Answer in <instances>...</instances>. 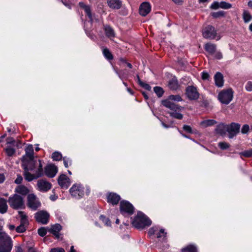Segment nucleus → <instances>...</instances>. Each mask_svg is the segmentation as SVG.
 I'll return each instance as SVG.
<instances>
[{
    "mask_svg": "<svg viewBox=\"0 0 252 252\" xmlns=\"http://www.w3.org/2000/svg\"><path fill=\"white\" fill-rule=\"evenodd\" d=\"M22 166L24 169V177L28 181H32L44 174L43 165L40 159L26 161L24 158Z\"/></svg>",
    "mask_w": 252,
    "mask_h": 252,
    "instance_id": "obj_1",
    "label": "nucleus"
},
{
    "mask_svg": "<svg viewBox=\"0 0 252 252\" xmlns=\"http://www.w3.org/2000/svg\"><path fill=\"white\" fill-rule=\"evenodd\" d=\"M90 192L88 187H84L80 184H75L69 189V192L72 197L79 199L85 194L88 195Z\"/></svg>",
    "mask_w": 252,
    "mask_h": 252,
    "instance_id": "obj_2",
    "label": "nucleus"
},
{
    "mask_svg": "<svg viewBox=\"0 0 252 252\" xmlns=\"http://www.w3.org/2000/svg\"><path fill=\"white\" fill-rule=\"evenodd\" d=\"M151 223V220L146 215L141 213H138L132 221V225L139 229H143L146 227H148Z\"/></svg>",
    "mask_w": 252,
    "mask_h": 252,
    "instance_id": "obj_3",
    "label": "nucleus"
},
{
    "mask_svg": "<svg viewBox=\"0 0 252 252\" xmlns=\"http://www.w3.org/2000/svg\"><path fill=\"white\" fill-rule=\"evenodd\" d=\"M162 104L163 106L171 110L168 112L170 116L177 119L181 120L183 118V115L180 113V111L183 108L177 105L173 102H170L169 100H163Z\"/></svg>",
    "mask_w": 252,
    "mask_h": 252,
    "instance_id": "obj_4",
    "label": "nucleus"
},
{
    "mask_svg": "<svg viewBox=\"0 0 252 252\" xmlns=\"http://www.w3.org/2000/svg\"><path fill=\"white\" fill-rule=\"evenodd\" d=\"M12 248L11 238L5 233L0 232V252H10Z\"/></svg>",
    "mask_w": 252,
    "mask_h": 252,
    "instance_id": "obj_5",
    "label": "nucleus"
},
{
    "mask_svg": "<svg viewBox=\"0 0 252 252\" xmlns=\"http://www.w3.org/2000/svg\"><path fill=\"white\" fill-rule=\"evenodd\" d=\"M233 92L232 89H228L221 91L218 94V99L223 104H228L232 100Z\"/></svg>",
    "mask_w": 252,
    "mask_h": 252,
    "instance_id": "obj_6",
    "label": "nucleus"
},
{
    "mask_svg": "<svg viewBox=\"0 0 252 252\" xmlns=\"http://www.w3.org/2000/svg\"><path fill=\"white\" fill-rule=\"evenodd\" d=\"M8 202L10 206L15 209L22 208L24 205L23 198L17 194L10 197Z\"/></svg>",
    "mask_w": 252,
    "mask_h": 252,
    "instance_id": "obj_7",
    "label": "nucleus"
},
{
    "mask_svg": "<svg viewBox=\"0 0 252 252\" xmlns=\"http://www.w3.org/2000/svg\"><path fill=\"white\" fill-rule=\"evenodd\" d=\"M202 35L205 38H216L217 40H219L220 39V36L217 34L215 28L210 25L207 26L204 29Z\"/></svg>",
    "mask_w": 252,
    "mask_h": 252,
    "instance_id": "obj_8",
    "label": "nucleus"
},
{
    "mask_svg": "<svg viewBox=\"0 0 252 252\" xmlns=\"http://www.w3.org/2000/svg\"><path fill=\"white\" fill-rule=\"evenodd\" d=\"M40 202L36 196L33 194H30L28 196V206L31 209L35 210L40 206Z\"/></svg>",
    "mask_w": 252,
    "mask_h": 252,
    "instance_id": "obj_9",
    "label": "nucleus"
},
{
    "mask_svg": "<svg viewBox=\"0 0 252 252\" xmlns=\"http://www.w3.org/2000/svg\"><path fill=\"white\" fill-rule=\"evenodd\" d=\"M120 212L125 215L127 214L131 215L133 213V207L128 202L126 201H122L120 203Z\"/></svg>",
    "mask_w": 252,
    "mask_h": 252,
    "instance_id": "obj_10",
    "label": "nucleus"
},
{
    "mask_svg": "<svg viewBox=\"0 0 252 252\" xmlns=\"http://www.w3.org/2000/svg\"><path fill=\"white\" fill-rule=\"evenodd\" d=\"M35 218L37 222L45 224L49 221V214L46 211H40L35 214Z\"/></svg>",
    "mask_w": 252,
    "mask_h": 252,
    "instance_id": "obj_11",
    "label": "nucleus"
},
{
    "mask_svg": "<svg viewBox=\"0 0 252 252\" xmlns=\"http://www.w3.org/2000/svg\"><path fill=\"white\" fill-rule=\"evenodd\" d=\"M240 125L238 123H232L227 125V132L229 138H232L235 136L240 131Z\"/></svg>",
    "mask_w": 252,
    "mask_h": 252,
    "instance_id": "obj_12",
    "label": "nucleus"
},
{
    "mask_svg": "<svg viewBox=\"0 0 252 252\" xmlns=\"http://www.w3.org/2000/svg\"><path fill=\"white\" fill-rule=\"evenodd\" d=\"M186 94L188 98L190 100H196L199 96L196 88L192 86H188L186 88Z\"/></svg>",
    "mask_w": 252,
    "mask_h": 252,
    "instance_id": "obj_13",
    "label": "nucleus"
},
{
    "mask_svg": "<svg viewBox=\"0 0 252 252\" xmlns=\"http://www.w3.org/2000/svg\"><path fill=\"white\" fill-rule=\"evenodd\" d=\"M26 155L23 157L22 164L24 160V158L26 161H30L32 160H35L33 155V148L32 145H28L25 149Z\"/></svg>",
    "mask_w": 252,
    "mask_h": 252,
    "instance_id": "obj_14",
    "label": "nucleus"
},
{
    "mask_svg": "<svg viewBox=\"0 0 252 252\" xmlns=\"http://www.w3.org/2000/svg\"><path fill=\"white\" fill-rule=\"evenodd\" d=\"M58 183L63 188L67 189L70 185V179L65 175L62 174L58 178Z\"/></svg>",
    "mask_w": 252,
    "mask_h": 252,
    "instance_id": "obj_15",
    "label": "nucleus"
},
{
    "mask_svg": "<svg viewBox=\"0 0 252 252\" xmlns=\"http://www.w3.org/2000/svg\"><path fill=\"white\" fill-rule=\"evenodd\" d=\"M58 171L57 167L54 164H49L45 169V174L49 177H54Z\"/></svg>",
    "mask_w": 252,
    "mask_h": 252,
    "instance_id": "obj_16",
    "label": "nucleus"
},
{
    "mask_svg": "<svg viewBox=\"0 0 252 252\" xmlns=\"http://www.w3.org/2000/svg\"><path fill=\"white\" fill-rule=\"evenodd\" d=\"M151 11V6L149 2H144L140 6L139 12L142 16H146Z\"/></svg>",
    "mask_w": 252,
    "mask_h": 252,
    "instance_id": "obj_17",
    "label": "nucleus"
},
{
    "mask_svg": "<svg viewBox=\"0 0 252 252\" xmlns=\"http://www.w3.org/2000/svg\"><path fill=\"white\" fill-rule=\"evenodd\" d=\"M37 186L38 189L40 191H47L51 188V184L43 180H41L38 181Z\"/></svg>",
    "mask_w": 252,
    "mask_h": 252,
    "instance_id": "obj_18",
    "label": "nucleus"
},
{
    "mask_svg": "<svg viewBox=\"0 0 252 252\" xmlns=\"http://www.w3.org/2000/svg\"><path fill=\"white\" fill-rule=\"evenodd\" d=\"M120 196L115 193H110L107 196L108 202L113 205L117 204L120 200Z\"/></svg>",
    "mask_w": 252,
    "mask_h": 252,
    "instance_id": "obj_19",
    "label": "nucleus"
},
{
    "mask_svg": "<svg viewBox=\"0 0 252 252\" xmlns=\"http://www.w3.org/2000/svg\"><path fill=\"white\" fill-rule=\"evenodd\" d=\"M61 229V225L60 224L57 223L51 226V228L49 230V231L54 234L57 238L59 239L60 236L59 232Z\"/></svg>",
    "mask_w": 252,
    "mask_h": 252,
    "instance_id": "obj_20",
    "label": "nucleus"
},
{
    "mask_svg": "<svg viewBox=\"0 0 252 252\" xmlns=\"http://www.w3.org/2000/svg\"><path fill=\"white\" fill-rule=\"evenodd\" d=\"M215 85L218 87H222L223 85V75L220 72H217L214 76Z\"/></svg>",
    "mask_w": 252,
    "mask_h": 252,
    "instance_id": "obj_21",
    "label": "nucleus"
},
{
    "mask_svg": "<svg viewBox=\"0 0 252 252\" xmlns=\"http://www.w3.org/2000/svg\"><path fill=\"white\" fill-rule=\"evenodd\" d=\"M108 6L112 9H118L121 7L122 2L120 0H107Z\"/></svg>",
    "mask_w": 252,
    "mask_h": 252,
    "instance_id": "obj_22",
    "label": "nucleus"
},
{
    "mask_svg": "<svg viewBox=\"0 0 252 252\" xmlns=\"http://www.w3.org/2000/svg\"><path fill=\"white\" fill-rule=\"evenodd\" d=\"M204 49L209 54L213 55L216 52L217 46L215 44L207 43L205 44Z\"/></svg>",
    "mask_w": 252,
    "mask_h": 252,
    "instance_id": "obj_23",
    "label": "nucleus"
},
{
    "mask_svg": "<svg viewBox=\"0 0 252 252\" xmlns=\"http://www.w3.org/2000/svg\"><path fill=\"white\" fill-rule=\"evenodd\" d=\"M216 131L220 135L225 134L226 132H227V125L223 124L219 125L216 128Z\"/></svg>",
    "mask_w": 252,
    "mask_h": 252,
    "instance_id": "obj_24",
    "label": "nucleus"
},
{
    "mask_svg": "<svg viewBox=\"0 0 252 252\" xmlns=\"http://www.w3.org/2000/svg\"><path fill=\"white\" fill-rule=\"evenodd\" d=\"M168 85L169 88L173 90H177L179 87L177 79L175 77L172 78L169 81Z\"/></svg>",
    "mask_w": 252,
    "mask_h": 252,
    "instance_id": "obj_25",
    "label": "nucleus"
},
{
    "mask_svg": "<svg viewBox=\"0 0 252 252\" xmlns=\"http://www.w3.org/2000/svg\"><path fill=\"white\" fill-rule=\"evenodd\" d=\"M80 7L82 8L85 11L86 14L89 17V19L92 21V15L90 6L85 4L83 2H80L79 3Z\"/></svg>",
    "mask_w": 252,
    "mask_h": 252,
    "instance_id": "obj_26",
    "label": "nucleus"
},
{
    "mask_svg": "<svg viewBox=\"0 0 252 252\" xmlns=\"http://www.w3.org/2000/svg\"><path fill=\"white\" fill-rule=\"evenodd\" d=\"M15 192L23 195H25L29 192V190L25 186L20 185L15 189Z\"/></svg>",
    "mask_w": 252,
    "mask_h": 252,
    "instance_id": "obj_27",
    "label": "nucleus"
},
{
    "mask_svg": "<svg viewBox=\"0 0 252 252\" xmlns=\"http://www.w3.org/2000/svg\"><path fill=\"white\" fill-rule=\"evenodd\" d=\"M197 247L195 245L190 244L182 249V252H197Z\"/></svg>",
    "mask_w": 252,
    "mask_h": 252,
    "instance_id": "obj_28",
    "label": "nucleus"
},
{
    "mask_svg": "<svg viewBox=\"0 0 252 252\" xmlns=\"http://www.w3.org/2000/svg\"><path fill=\"white\" fill-rule=\"evenodd\" d=\"M7 209L6 201L3 198H0V212L4 213Z\"/></svg>",
    "mask_w": 252,
    "mask_h": 252,
    "instance_id": "obj_29",
    "label": "nucleus"
},
{
    "mask_svg": "<svg viewBox=\"0 0 252 252\" xmlns=\"http://www.w3.org/2000/svg\"><path fill=\"white\" fill-rule=\"evenodd\" d=\"M29 223H20V224L16 228V231L18 233H23L26 230V227Z\"/></svg>",
    "mask_w": 252,
    "mask_h": 252,
    "instance_id": "obj_30",
    "label": "nucleus"
},
{
    "mask_svg": "<svg viewBox=\"0 0 252 252\" xmlns=\"http://www.w3.org/2000/svg\"><path fill=\"white\" fill-rule=\"evenodd\" d=\"M18 214L20 218V223H29L27 216L24 212L19 211Z\"/></svg>",
    "mask_w": 252,
    "mask_h": 252,
    "instance_id": "obj_31",
    "label": "nucleus"
},
{
    "mask_svg": "<svg viewBox=\"0 0 252 252\" xmlns=\"http://www.w3.org/2000/svg\"><path fill=\"white\" fill-rule=\"evenodd\" d=\"M182 98L181 96L178 94L177 95H171L169 96L167 99H166L165 100H169L170 102H172V101H182Z\"/></svg>",
    "mask_w": 252,
    "mask_h": 252,
    "instance_id": "obj_32",
    "label": "nucleus"
},
{
    "mask_svg": "<svg viewBox=\"0 0 252 252\" xmlns=\"http://www.w3.org/2000/svg\"><path fill=\"white\" fill-rule=\"evenodd\" d=\"M106 35L109 37L114 36V32L110 26H106L105 28Z\"/></svg>",
    "mask_w": 252,
    "mask_h": 252,
    "instance_id": "obj_33",
    "label": "nucleus"
},
{
    "mask_svg": "<svg viewBox=\"0 0 252 252\" xmlns=\"http://www.w3.org/2000/svg\"><path fill=\"white\" fill-rule=\"evenodd\" d=\"M103 54L105 57L109 60H112L113 58V56L110 51L107 48H104L103 50Z\"/></svg>",
    "mask_w": 252,
    "mask_h": 252,
    "instance_id": "obj_34",
    "label": "nucleus"
},
{
    "mask_svg": "<svg viewBox=\"0 0 252 252\" xmlns=\"http://www.w3.org/2000/svg\"><path fill=\"white\" fill-rule=\"evenodd\" d=\"M201 125L205 127L213 126L216 124V122L214 120H207L201 122Z\"/></svg>",
    "mask_w": 252,
    "mask_h": 252,
    "instance_id": "obj_35",
    "label": "nucleus"
},
{
    "mask_svg": "<svg viewBox=\"0 0 252 252\" xmlns=\"http://www.w3.org/2000/svg\"><path fill=\"white\" fill-rule=\"evenodd\" d=\"M243 19L246 23L250 22L252 20V16L247 11H244L243 14Z\"/></svg>",
    "mask_w": 252,
    "mask_h": 252,
    "instance_id": "obj_36",
    "label": "nucleus"
},
{
    "mask_svg": "<svg viewBox=\"0 0 252 252\" xmlns=\"http://www.w3.org/2000/svg\"><path fill=\"white\" fill-rule=\"evenodd\" d=\"M154 91L158 97H161L164 93L163 89L160 87H154Z\"/></svg>",
    "mask_w": 252,
    "mask_h": 252,
    "instance_id": "obj_37",
    "label": "nucleus"
},
{
    "mask_svg": "<svg viewBox=\"0 0 252 252\" xmlns=\"http://www.w3.org/2000/svg\"><path fill=\"white\" fill-rule=\"evenodd\" d=\"M52 158L54 160L59 161L62 159V155L58 152H55L52 154Z\"/></svg>",
    "mask_w": 252,
    "mask_h": 252,
    "instance_id": "obj_38",
    "label": "nucleus"
},
{
    "mask_svg": "<svg viewBox=\"0 0 252 252\" xmlns=\"http://www.w3.org/2000/svg\"><path fill=\"white\" fill-rule=\"evenodd\" d=\"M137 79H138V81L139 82V84L141 87H142L143 88H144V89H145L147 90H148V91L151 90V87L149 84L144 83V82L141 81L140 80V79H139V77L138 76H137Z\"/></svg>",
    "mask_w": 252,
    "mask_h": 252,
    "instance_id": "obj_39",
    "label": "nucleus"
},
{
    "mask_svg": "<svg viewBox=\"0 0 252 252\" xmlns=\"http://www.w3.org/2000/svg\"><path fill=\"white\" fill-rule=\"evenodd\" d=\"M241 156H244L247 158H250L252 157V149L245 151L240 153Z\"/></svg>",
    "mask_w": 252,
    "mask_h": 252,
    "instance_id": "obj_40",
    "label": "nucleus"
},
{
    "mask_svg": "<svg viewBox=\"0 0 252 252\" xmlns=\"http://www.w3.org/2000/svg\"><path fill=\"white\" fill-rule=\"evenodd\" d=\"M232 7L231 4L226 2L225 1H221L220 2V8L227 9Z\"/></svg>",
    "mask_w": 252,
    "mask_h": 252,
    "instance_id": "obj_41",
    "label": "nucleus"
},
{
    "mask_svg": "<svg viewBox=\"0 0 252 252\" xmlns=\"http://www.w3.org/2000/svg\"><path fill=\"white\" fill-rule=\"evenodd\" d=\"M224 12L223 11H220L216 12H213L211 13V15L215 18L223 17L224 16Z\"/></svg>",
    "mask_w": 252,
    "mask_h": 252,
    "instance_id": "obj_42",
    "label": "nucleus"
},
{
    "mask_svg": "<svg viewBox=\"0 0 252 252\" xmlns=\"http://www.w3.org/2000/svg\"><path fill=\"white\" fill-rule=\"evenodd\" d=\"M218 145L219 147L222 150H225L230 147L229 144L224 142L219 143Z\"/></svg>",
    "mask_w": 252,
    "mask_h": 252,
    "instance_id": "obj_43",
    "label": "nucleus"
},
{
    "mask_svg": "<svg viewBox=\"0 0 252 252\" xmlns=\"http://www.w3.org/2000/svg\"><path fill=\"white\" fill-rule=\"evenodd\" d=\"M100 219L103 222L105 223L107 226H110L111 225L110 220L108 218H107L103 215H101L100 216Z\"/></svg>",
    "mask_w": 252,
    "mask_h": 252,
    "instance_id": "obj_44",
    "label": "nucleus"
},
{
    "mask_svg": "<svg viewBox=\"0 0 252 252\" xmlns=\"http://www.w3.org/2000/svg\"><path fill=\"white\" fill-rule=\"evenodd\" d=\"M63 164L66 168H68L71 165V160L69 158L64 157L63 158Z\"/></svg>",
    "mask_w": 252,
    "mask_h": 252,
    "instance_id": "obj_45",
    "label": "nucleus"
},
{
    "mask_svg": "<svg viewBox=\"0 0 252 252\" xmlns=\"http://www.w3.org/2000/svg\"><path fill=\"white\" fill-rule=\"evenodd\" d=\"M46 233V229L44 227H41L38 229V234L41 237L44 236Z\"/></svg>",
    "mask_w": 252,
    "mask_h": 252,
    "instance_id": "obj_46",
    "label": "nucleus"
},
{
    "mask_svg": "<svg viewBox=\"0 0 252 252\" xmlns=\"http://www.w3.org/2000/svg\"><path fill=\"white\" fill-rule=\"evenodd\" d=\"M6 153L8 156H12L15 152V150L12 148H8L5 150Z\"/></svg>",
    "mask_w": 252,
    "mask_h": 252,
    "instance_id": "obj_47",
    "label": "nucleus"
},
{
    "mask_svg": "<svg viewBox=\"0 0 252 252\" xmlns=\"http://www.w3.org/2000/svg\"><path fill=\"white\" fill-rule=\"evenodd\" d=\"M250 130V127L248 125H244L241 129V132L243 134H247Z\"/></svg>",
    "mask_w": 252,
    "mask_h": 252,
    "instance_id": "obj_48",
    "label": "nucleus"
},
{
    "mask_svg": "<svg viewBox=\"0 0 252 252\" xmlns=\"http://www.w3.org/2000/svg\"><path fill=\"white\" fill-rule=\"evenodd\" d=\"M166 233L163 229H161L159 232L157 234V237L158 238H161L162 237H166Z\"/></svg>",
    "mask_w": 252,
    "mask_h": 252,
    "instance_id": "obj_49",
    "label": "nucleus"
},
{
    "mask_svg": "<svg viewBox=\"0 0 252 252\" xmlns=\"http://www.w3.org/2000/svg\"><path fill=\"white\" fill-rule=\"evenodd\" d=\"M220 7V3L217 1H214L210 6L212 9H217Z\"/></svg>",
    "mask_w": 252,
    "mask_h": 252,
    "instance_id": "obj_50",
    "label": "nucleus"
},
{
    "mask_svg": "<svg viewBox=\"0 0 252 252\" xmlns=\"http://www.w3.org/2000/svg\"><path fill=\"white\" fill-rule=\"evenodd\" d=\"M183 129L185 130L186 131L191 133H192L191 127L189 126L188 125H184L183 126Z\"/></svg>",
    "mask_w": 252,
    "mask_h": 252,
    "instance_id": "obj_51",
    "label": "nucleus"
},
{
    "mask_svg": "<svg viewBox=\"0 0 252 252\" xmlns=\"http://www.w3.org/2000/svg\"><path fill=\"white\" fill-rule=\"evenodd\" d=\"M246 89L249 92L252 91V82H248L246 85Z\"/></svg>",
    "mask_w": 252,
    "mask_h": 252,
    "instance_id": "obj_52",
    "label": "nucleus"
},
{
    "mask_svg": "<svg viewBox=\"0 0 252 252\" xmlns=\"http://www.w3.org/2000/svg\"><path fill=\"white\" fill-rule=\"evenodd\" d=\"M50 252H65V251L62 248H57L51 249Z\"/></svg>",
    "mask_w": 252,
    "mask_h": 252,
    "instance_id": "obj_53",
    "label": "nucleus"
},
{
    "mask_svg": "<svg viewBox=\"0 0 252 252\" xmlns=\"http://www.w3.org/2000/svg\"><path fill=\"white\" fill-rule=\"evenodd\" d=\"M23 180L22 177L20 175H17V178L15 180V183L17 184H20L21 183Z\"/></svg>",
    "mask_w": 252,
    "mask_h": 252,
    "instance_id": "obj_54",
    "label": "nucleus"
},
{
    "mask_svg": "<svg viewBox=\"0 0 252 252\" xmlns=\"http://www.w3.org/2000/svg\"><path fill=\"white\" fill-rule=\"evenodd\" d=\"M209 77V75L207 72H203L202 73V79L203 80H207Z\"/></svg>",
    "mask_w": 252,
    "mask_h": 252,
    "instance_id": "obj_55",
    "label": "nucleus"
},
{
    "mask_svg": "<svg viewBox=\"0 0 252 252\" xmlns=\"http://www.w3.org/2000/svg\"><path fill=\"white\" fill-rule=\"evenodd\" d=\"M215 57L217 59H221L222 58V55L220 51L215 52Z\"/></svg>",
    "mask_w": 252,
    "mask_h": 252,
    "instance_id": "obj_56",
    "label": "nucleus"
},
{
    "mask_svg": "<svg viewBox=\"0 0 252 252\" xmlns=\"http://www.w3.org/2000/svg\"><path fill=\"white\" fill-rule=\"evenodd\" d=\"M16 252H23L22 248L21 246H15Z\"/></svg>",
    "mask_w": 252,
    "mask_h": 252,
    "instance_id": "obj_57",
    "label": "nucleus"
},
{
    "mask_svg": "<svg viewBox=\"0 0 252 252\" xmlns=\"http://www.w3.org/2000/svg\"><path fill=\"white\" fill-rule=\"evenodd\" d=\"M5 180V177L3 174H0V183H3Z\"/></svg>",
    "mask_w": 252,
    "mask_h": 252,
    "instance_id": "obj_58",
    "label": "nucleus"
},
{
    "mask_svg": "<svg viewBox=\"0 0 252 252\" xmlns=\"http://www.w3.org/2000/svg\"><path fill=\"white\" fill-rule=\"evenodd\" d=\"M173 2L178 4H181L183 3V0H172Z\"/></svg>",
    "mask_w": 252,
    "mask_h": 252,
    "instance_id": "obj_59",
    "label": "nucleus"
},
{
    "mask_svg": "<svg viewBox=\"0 0 252 252\" xmlns=\"http://www.w3.org/2000/svg\"><path fill=\"white\" fill-rule=\"evenodd\" d=\"M121 61H123V62H125V63L126 64L127 66L128 67H129L130 68H132V66L131 64H130V63H128L125 62V61H124V60H123V59H122V60H121Z\"/></svg>",
    "mask_w": 252,
    "mask_h": 252,
    "instance_id": "obj_60",
    "label": "nucleus"
},
{
    "mask_svg": "<svg viewBox=\"0 0 252 252\" xmlns=\"http://www.w3.org/2000/svg\"><path fill=\"white\" fill-rule=\"evenodd\" d=\"M28 252H35V251L33 248L29 247L28 249Z\"/></svg>",
    "mask_w": 252,
    "mask_h": 252,
    "instance_id": "obj_61",
    "label": "nucleus"
},
{
    "mask_svg": "<svg viewBox=\"0 0 252 252\" xmlns=\"http://www.w3.org/2000/svg\"><path fill=\"white\" fill-rule=\"evenodd\" d=\"M149 233L150 234H153L154 233V229L153 228H151L149 230Z\"/></svg>",
    "mask_w": 252,
    "mask_h": 252,
    "instance_id": "obj_62",
    "label": "nucleus"
},
{
    "mask_svg": "<svg viewBox=\"0 0 252 252\" xmlns=\"http://www.w3.org/2000/svg\"><path fill=\"white\" fill-rule=\"evenodd\" d=\"M161 125L162 126L165 127V128H168L169 127V126H167V125H166L165 123H164L163 122H161Z\"/></svg>",
    "mask_w": 252,
    "mask_h": 252,
    "instance_id": "obj_63",
    "label": "nucleus"
},
{
    "mask_svg": "<svg viewBox=\"0 0 252 252\" xmlns=\"http://www.w3.org/2000/svg\"><path fill=\"white\" fill-rule=\"evenodd\" d=\"M13 141L12 138H8L7 139V142L8 143H11Z\"/></svg>",
    "mask_w": 252,
    "mask_h": 252,
    "instance_id": "obj_64",
    "label": "nucleus"
}]
</instances>
